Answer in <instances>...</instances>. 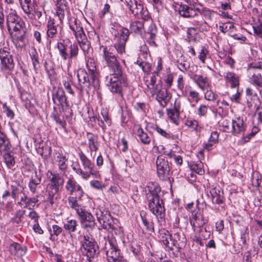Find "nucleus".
<instances>
[{
  "label": "nucleus",
  "mask_w": 262,
  "mask_h": 262,
  "mask_svg": "<svg viewBox=\"0 0 262 262\" xmlns=\"http://www.w3.org/2000/svg\"><path fill=\"white\" fill-rule=\"evenodd\" d=\"M103 48V57L107 66L112 69L114 73L110 78L108 84L110 90L113 93L121 94L122 87L124 84V79L122 76L119 63L115 55L107 47Z\"/></svg>",
  "instance_id": "f257e3e1"
},
{
  "label": "nucleus",
  "mask_w": 262,
  "mask_h": 262,
  "mask_svg": "<svg viewBox=\"0 0 262 262\" xmlns=\"http://www.w3.org/2000/svg\"><path fill=\"white\" fill-rule=\"evenodd\" d=\"M158 76V72L152 74L148 89L150 90L151 96L157 100L161 106L164 107L167 105L171 95L166 90L162 89L161 80L157 79Z\"/></svg>",
  "instance_id": "f03ea898"
},
{
  "label": "nucleus",
  "mask_w": 262,
  "mask_h": 262,
  "mask_svg": "<svg viewBox=\"0 0 262 262\" xmlns=\"http://www.w3.org/2000/svg\"><path fill=\"white\" fill-rule=\"evenodd\" d=\"M160 191V187L157 183H148V207L154 214L161 218L164 215L165 209L162 201L159 199L158 193Z\"/></svg>",
  "instance_id": "7ed1b4c3"
},
{
  "label": "nucleus",
  "mask_w": 262,
  "mask_h": 262,
  "mask_svg": "<svg viewBox=\"0 0 262 262\" xmlns=\"http://www.w3.org/2000/svg\"><path fill=\"white\" fill-rule=\"evenodd\" d=\"M96 214L98 221L102 225L103 228L116 235L121 236L123 234V232L118 221L113 219L110 213L107 211L104 213L99 210L97 211Z\"/></svg>",
  "instance_id": "20e7f679"
},
{
  "label": "nucleus",
  "mask_w": 262,
  "mask_h": 262,
  "mask_svg": "<svg viewBox=\"0 0 262 262\" xmlns=\"http://www.w3.org/2000/svg\"><path fill=\"white\" fill-rule=\"evenodd\" d=\"M80 160L81 162L82 166L85 170L88 171H84L81 168H73L75 172L80 176L84 180H88L91 175L94 176L95 178H100V174L99 172L94 169V165L91 161L83 153L81 152L79 154Z\"/></svg>",
  "instance_id": "39448f33"
},
{
  "label": "nucleus",
  "mask_w": 262,
  "mask_h": 262,
  "mask_svg": "<svg viewBox=\"0 0 262 262\" xmlns=\"http://www.w3.org/2000/svg\"><path fill=\"white\" fill-rule=\"evenodd\" d=\"M104 250L108 262H119L123 259L120 255L116 239L112 236L105 242Z\"/></svg>",
  "instance_id": "423d86ee"
},
{
  "label": "nucleus",
  "mask_w": 262,
  "mask_h": 262,
  "mask_svg": "<svg viewBox=\"0 0 262 262\" xmlns=\"http://www.w3.org/2000/svg\"><path fill=\"white\" fill-rule=\"evenodd\" d=\"M63 183L64 180L62 177L51 172L46 188L48 199L51 203H52L54 196L58 192L60 187L63 185Z\"/></svg>",
  "instance_id": "0eeeda50"
},
{
  "label": "nucleus",
  "mask_w": 262,
  "mask_h": 262,
  "mask_svg": "<svg viewBox=\"0 0 262 262\" xmlns=\"http://www.w3.org/2000/svg\"><path fill=\"white\" fill-rule=\"evenodd\" d=\"M7 13V24L9 31H20L23 29L24 23L17 14L16 11L12 8H8Z\"/></svg>",
  "instance_id": "6e6552de"
},
{
  "label": "nucleus",
  "mask_w": 262,
  "mask_h": 262,
  "mask_svg": "<svg viewBox=\"0 0 262 262\" xmlns=\"http://www.w3.org/2000/svg\"><path fill=\"white\" fill-rule=\"evenodd\" d=\"M179 12L181 16L184 17L194 18L192 21L193 27L198 29L203 22L202 18L199 15V11L196 9H193L186 5H181L179 9Z\"/></svg>",
  "instance_id": "1a4fd4ad"
},
{
  "label": "nucleus",
  "mask_w": 262,
  "mask_h": 262,
  "mask_svg": "<svg viewBox=\"0 0 262 262\" xmlns=\"http://www.w3.org/2000/svg\"><path fill=\"white\" fill-rule=\"evenodd\" d=\"M262 61L256 63H252L250 64L248 69V72L251 82L257 86H262Z\"/></svg>",
  "instance_id": "9d476101"
},
{
  "label": "nucleus",
  "mask_w": 262,
  "mask_h": 262,
  "mask_svg": "<svg viewBox=\"0 0 262 262\" xmlns=\"http://www.w3.org/2000/svg\"><path fill=\"white\" fill-rule=\"evenodd\" d=\"M157 173L159 177L164 180L166 176L169 175L170 168L167 160L163 158L162 156H159L156 161Z\"/></svg>",
  "instance_id": "9b49d317"
},
{
  "label": "nucleus",
  "mask_w": 262,
  "mask_h": 262,
  "mask_svg": "<svg viewBox=\"0 0 262 262\" xmlns=\"http://www.w3.org/2000/svg\"><path fill=\"white\" fill-rule=\"evenodd\" d=\"M246 125L242 117H235L231 121V131L234 136L243 135L246 130Z\"/></svg>",
  "instance_id": "f8f14e48"
},
{
  "label": "nucleus",
  "mask_w": 262,
  "mask_h": 262,
  "mask_svg": "<svg viewBox=\"0 0 262 262\" xmlns=\"http://www.w3.org/2000/svg\"><path fill=\"white\" fill-rule=\"evenodd\" d=\"M120 36H116L118 42L115 45V48L119 54H122L125 52V46L126 41L128 39L129 34L127 29L123 28L120 31Z\"/></svg>",
  "instance_id": "ddd939ff"
},
{
  "label": "nucleus",
  "mask_w": 262,
  "mask_h": 262,
  "mask_svg": "<svg viewBox=\"0 0 262 262\" xmlns=\"http://www.w3.org/2000/svg\"><path fill=\"white\" fill-rule=\"evenodd\" d=\"M98 246L89 240L86 239L82 244L81 251L83 255H85L91 260V258H94L97 254Z\"/></svg>",
  "instance_id": "4468645a"
},
{
  "label": "nucleus",
  "mask_w": 262,
  "mask_h": 262,
  "mask_svg": "<svg viewBox=\"0 0 262 262\" xmlns=\"http://www.w3.org/2000/svg\"><path fill=\"white\" fill-rule=\"evenodd\" d=\"M66 188L71 195L78 196L82 198L83 195V191L81 187L75 180L73 179H69L66 183Z\"/></svg>",
  "instance_id": "2eb2a0df"
},
{
  "label": "nucleus",
  "mask_w": 262,
  "mask_h": 262,
  "mask_svg": "<svg viewBox=\"0 0 262 262\" xmlns=\"http://www.w3.org/2000/svg\"><path fill=\"white\" fill-rule=\"evenodd\" d=\"M57 7L56 14L58 16L60 23H62V20L66 13L69 11V7L68 2L66 0H55Z\"/></svg>",
  "instance_id": "dca6fc26"
},
{
  "label": "nucleus",
  "mask_w": 262,
  "mask_h": 262,
  "mask_svg": "<svg viewBox=\"0 0 262 262\" xmlns=\"http://www.w3.org/2000/svg\"><path fill=\"white\" fill-rule=\"evenodd\" d=\"M125 1L130 11L134 15L140 14L144 19H146L143 6L140 4H138L137 0H125Z\"/></svg>",
  "instance_id": "f3484780"
},
{
  "label": "nucleus",
  "mask_w": 262,
  "mask_h": 262,
  "mask_svg": "<svg viewBox=\"0 0 262 262\" xmlns=\"http://www.w3.org/2000/svg\"><path fill=\"white\" fill-rule=\"evenodd\" d=\"M181 102L178 99H176L173 108L167 110V115L171 121L176 124H179V110Z\"/></svg>",
  "instance_id": "a211bd4d"
},
{
  "label": "nucleus",
  "mask_w": 262,
  "mask_h": 262,
  "mask_svg": "<svg viewBox=\"0 0 262 262\" xmlns=\"http://www.w3.org/2000/svg\"><path fill=\"white\" fill-rule=\"evenodd\" d=\"M78 216L80 217L81 223L84 228L89 227L92 229L94 227V218L91 213L86 211L85 209Z\"/></svg>",
  "instance_id": "6ab92c4d"
},
{
  "label": "nucleus",
  "mask_w": 262,
  "mask_h": 262,
  "mask_svg": "<svg viewBox=\"0 0 262 262\" xmlns=\"http://www.w3.org/2000/svg\"><path fill=\"white\" fill-rule=\"evenodd\" d=\"M1 60V69L3 71L9 73L14 68V62L11 55L0 57Z\"/></svg>",
  "instance_id": "aec40b11"
},
{
  "label": "nucleus",
  "mask_w": 262,
  "mask_h": 262,
  "mask_svg": "<svg viewBox=\"0 0 262 262\" xmlns=\"http://www.w3.org/2000/svg\"><path fill=\"white\" fill-rule=\"evenodd\" d=\"M192 79L202 91L207 90L209 87V81L208 78L206 76L195 74L193 76Z\"/></svg>",
  "instance_id": "412c9836"
},
{
  "label": "nucleus",
  "mask_w": 262,
  "mask_h": 262,
  "mask_svg": "<svg viewBox=\"0 0 262 262\" xmlns=\"http://www.w3.org/2000/svg\"><path fill=\"white\" fill-rule=\"evenodd\" d=\"M70 27L71 29L73 31L76 39L79 38H81V37L85 36L80 21L77 19H75L73 21L70 23Z\"/></svg>",
  "instance_id": "4be33fe9"
},
{
  "label": "nucleus",
  "mask_w": 262,
  "mask_h": 262,
  "mask_svg": "<svg viewBox=\"0 0 262 262\" xmlns=\"http://www.w3.org/2000/svg\"><path fill=\"white\" fill-rule=\"evenodd\" d=\"M55 19L49 17L47 22V36L49 38H53L56 37L57 34V27L58 26Z\"/></svg>",
  "instance_id": "5701e85b"
},
{
  "label": "nucleus",
  "mask_w": 262,
  "mask_h": 262,
  "mask_svg": "<svg viewBox=\"0 0 262 262\" xmlns=\"http://www.w3.org/2000/svg\"><path fill=\"white\" fill-rule=\"evenodd\" d=\"M81 199V198H79L78 196H71L68 199L70 207L76 211L78 215L85 210L84 208L78 203V201Z\"/></svg>",
  "instance_id": "b1692460"
},
{
  "label": "nucleus",
  "mask_w": 262,
  "mask_h": 262,
  "mask_svg": "<svg viewBox=\"0 0 262 262\" xmlns=\"http://www.w3.org/2000/svg\"><path fill=\"white\" fill-rule=\"evenodd\" d=\"M9 251L12 254L17 257H20L26 253L27 249L18 243H13L9 246Z\"/></svg>",
  "instance_id": "393cba45"
},
{
  "label": "nucleus",
  "mask_w": 262,
  "mask_h": 262,
  "mask_svg": "<svg viewBox=\"0 0 262 262\" xmlns=\"http://www.w3.org/2000/svg\"><path fill=\"white\" fill-rule=\"evenodd\" d=\"M36 201L35 198H28L25 193L20 194V200L18 202V204L20 207L31 209L34 206Z\"/></svg>",
  "instance_id": "a878e982"
},
{
  "label": "nucleus",
  "mask_w": 262,
  "mask_h": 262,
  "mask_svg": "<svg viewBox=\"0 0 262 262\" xmlns=\"http://www.w3.org/2000/svg\"><path fill=\"white\" fill-rule=\"evenodd\" d=\"M185 93L187 95V100L190 102L191 106L194 107L201 99L199 93L194 90L188 89L185 90Z\"/></svg>",
  "instance_id": "bb28decb"
},
{
  "label": "nucleus",
  "mask_w": 262,
  "mask_h": 262,
  "mask_svg": "<svg viewBox=\"0 0 262 262\" xmlns=\"http://www.w3.org/2000/svg\"><path fill=\"white\" fill-rule=\"evenodd\" d=\"M86 67L89 70V74L93 80H95L97 77L96 65L95 60L93 58L88 57L86 58Z\"/></svg>",
  "instance_id": "cd10ccee"
},
{
  "label": "nucleus",
  "mask_w": 262,
  "mask_h": 262,
  "mask_svg": "<svg viewBox=\"0 0 262 262\" xmlns=\"http://www.w3.org/2000/svg\"><path fill=\"white\" fill-rule=\"evenodd\" d=\"M87 137L88 139V145L91 154L96 152L98 149L99 143L97 141V137L94 135L88 133Z\"/></svg>",
  "instance_id": "c85d7f7f"
},
{
  "label": "nucleus",
  "mask_w": 262,
  "mask_h": 262,
  "mask_svg": "<svg viewBox=\"0 0 262 262\" xmlns=\"http://www.w3.org/2000/svg\"><path fill=\"white\" fill-rule=\"evenodd\" d=\"M205 224L203 215L201 213H196L192 214L191 224L194 227H202Z\"/></svg>",
  "instance_id": "c756f323"
},
{
  "label": "nucleus",
  "mask_w": 262,
  "mask_h": 262,
  "mask_svg": "<svg viewBox=\"0 0 262 262\" xmlns=\"http://www.w3.org/2000/svg\"><path fill=\"white\" fill-rule=\"evenodd\" d=\"M224 77L232 88H235L238 85V77L234 73L230 72L225 73Z\"/></svg>",
  "instance_id": "7c9ffc66"
},
{
  "label": "nucleus",
  "mask_w": 262,
  "mask_h": 262,
  "mask_svg": "<svg viewBox=\"0 0 262 262\" xmlns=\"http://www.w3.org/2000/svg\"><path fill=\"white\" fill-rule=\"evenodd\" d=\"M219 30L224 33H227L230 36L235 31V28L233 24L230 21L222 23L219 26Z\"/></svg>",
  "instance_id": "2f4dec72"
},
{
  "label": "nucleus",
  "mask_w": 262,
  "mask_h": 262,
  "mask_svg": "<svg viewBox=\"0 0 262 262\" xmlns=\"http://www.w3.org/2000/svg\"><path fill=\"white\" fill-rule=\"evenodd\" d=\"M25 213V210L23 209L18 210L14 214L13 217L11 219L10 222L13 224L19 225L23 222Z\"/></svg>",
  "instance_id": "473e14b6"
},
{
  "label": "nucleus",
  "mask_w": 262,
  "mask_h": 262,
  "mask_svg": "<svg viewBox=\"0 0 262 262\" xmlns=\"http://www.w3.org/2000/svg\"><path fill=\"white\" fill-rule=\"evenodd\" d=\"M77 77L80 83L85 84V86H89L90 82L89 81L88 73L83 69H79L77 72Z\"/></svg>",
  "instance_id": "72a5a7b5"
},
{
  "label": "nucleus",
  "mask_w": 262,
  "mask_h": 262,
  "mask_svg": "<svg viewBox=\"0 0 262 262\" xmlns=\"http://www.w3.org/2000/svg\"><path fill=\"white\" fill-rule=\"evenodd\" d=\"M55 159L58 163V167L61 170H64L67 168V159L66 156L59 152H56Z\"/></svg>",
  "instance_id": "f704fd0d"
},
{
  "label": "nucleus",
  "mask_w": 262,
  "mask_h": 262,
  "mask_svg": "<svg viewBox=\"0 0 262 262\" xmlns=\"http://www.w3.org/2000/svg\"><path fill=\"white\" fill-rule=\"evenodd\" d=\"M77 40L79 42L81 49L86 56V54L89 53L91 47L90 43L88 41L87 38H86V35L81 37V38H78Z\"/></svg>",
  "instance_id": "c9c22d12"
},
{
  "label": "nucleus",
  "mask_w": 262,
  "mask_h": 262,
  "mask_svg": "<svg viewBox=\"0 0 262 262\" xmlns=\"http://www.w3.org/2000/svg\"><path fill=\"white\" fill-rule=\"evenodd\" d=\"M10 47L7 41L2 39L0 41V57L10 55Z\"/></svg>",
  "instance_id": "e433bc0d"
},
{
  "label": "nucleus",
  "mask_w": 262,
  "mask_h": 262,
  "mask_svg": "<svg viewBox=\"0 0 262 262\" xmlns=\"http://www.w3.org/2000/svg\"><path fill=\"white\" fill-rule=\"evenodd\" d=\"M191 169L200 175H203L205 173L204 164L201 161L193 163L190 166Z\"/></svg>",
  "instance_id": "4c0bfd02"
},
{
  "label": "nucleus",
  "mask_w": 262,
  "mask_h": 262,
  "mask_svg": "<svg viewBox=\"0 0 262 262\" xmlns=\"http://www.w3.org/2000/svg\"><path fill=\"white\" fill-rule=\"evenodd\" d=\"M77 226V222L75 220L71 219L68 220L66 223L64 224L63 228L67 230L69 233H71L76 231Z\"/></svg>",
  "instance_id": "58836bf2"
},
{
  "label": "nucleus",
  "mask_w": 262,
  "mask_h": 262,
  "mask_svg": "<svg viewBox=\"0 0 262 262\" xmlns=\"http://www.w3.org/2000/svg\"><path fill=\"white\" fill-rule=\"evenodd\" d=\"M212 201L213 203L220 204L223 203L224 197L222 193L220 190L217 191L215 190H212L211 192Z\"/></svg>",
  "instance_id": "ea45409f"
},
{
  "label": "nucleus",
  "mask_w": 262,
  "mask_h": 262,
  "mask_svg": "<svg viewBox=\"0 0 262 262\" xmlns=\"http://www.w3.org/2000/svg\"><path fill=\"white\" fill-rule=\"evenodd\" d=\"M55 99H57L60 104L67 103V98L64 92L62 90L59 89L57 91L56 95L54 96L53 97V100L54 101L55 100Z\"/></svg>",
  "instance_id": "a19ab883"
},
{
  "label": "nucleus",
  "mask_w": 262,
  "mask_h": 262,
  "mask_svg": "<svg viewBox=\"0 0 262 262\" xmlns=\"http://www.w3.org/2000/svg\"><path fill=\"white\" fill-rule=\"evenodd\" d=\"M40 178L36 177V178H32L29 183V187L30 191L33 193H35L37 187L40 184Z\"/></svg>",
  "instance_id": "79ce46f5"
},
{
  "label": "nucleus",
  "mask_w": 262,
  "mask_h": 262,
  "mask_svg": "<svg viewBox=\"0 0 262 262\" xmlns=\"http://www.w3.org/2000/svg\"><path fill=\"white\" fill-rule=\"evenodd\" d=\"M57 49L59 51V55L64 60L69 59V55L67 51V48L62 43H58Z\"/></svg>",
  "instance_id": "37998d69"
},
{
  "label": "nucleus",
  "mask_w": 262,
  "mask_h": 262,
  "mask_svg": "<svg viewBox=\"0 0 262 262\" xmlns=\"http://www.w3.org/2000/svg\"><path fill=\"white\" fill-rule=\"evenodd\" d=\"M143 29V24L142 21H135L130 25V31L135 33L140 32Z\"/></svg>",
  "instance_id": "c03bdc74"
},
{
  "label": "nucleus",
  "mask_w": 262,
  "mask_h": 262,
  "mask_svg": "<svg viewBox=\"0 0 262 262\" xmlns=\"http://www.w3.org/2000/svg\"><path fill=\"white\" fill-rule=\"evenodd\" d=\"M12 196L13 199L20 198V194H24L23 192L24 188L21 186H12Z\"/></svg>",
  "instance_id": "a18cd8bd"
},
{
  "label": "nucleus",
  "mask_w": 262,
  "mask_h": 262,
  "mask_svg": "<svg viewBox=\"0 0 262 262\" xmlns=\"http://www.w3.org/2000/svg\"><path fill=\"white\" fill-rule=\"evenodd\" d=\"M33 66L35 68L39 65L38 56L36 50L34 48L31 49L30 53Z\"/></svg>",
  "instance_id": "49530a36"
},
{
  "label": "nucleus",
  "mask_w": 262,
  "mask_h": 262,
  "mask_svg": "<svg viewBox=\"0 0 262 262\" xmlns=\"http://www.w3.org/2000/svg\"><path fill=\"white\" fill-rule=\"evenodd\" d=\"M78 47L76 44L73 43L71 45L70 47V54L69 55V59H71L72 58H76L78 53Z\"/></svg>",
  "instance_id": "de8ad7c7"
},
{
  "label": "nucleus",
  "mask_w": 262,
  "mask_h": 262,
  "mask_svg": "<svg viewBox=\"0 0 262 262\" xmlns=\"http://www.w3.org/2000/svg\"><path fill=\"white\" fill-rule=\"evenodd\" d=\"M4 159L5 163L9 168H11L14 165V159L9 153H6L4 155Z\"/></svg>",
  "instance_id": "09e8293b"
},
{
  "label": "nucleus",
  "mask_w": 262,
  "mask_h": 262,
  "mask_svg": "<svg viewBox=\"0 0 262 262\" xmlns=\"http://www.w3.org/2000/svg\"><path fill=\"white\" fill-rule=\"evenodd\" d=\"M208 54L209 52L208 50L204 47H202L199 52L198 58L203 64L205 63V60L208 56Z\"/></svg>",
  "instance_id": "8fccbe9b"
},
{
  "label": "nucleus",
  "mask_w": 262,
  "mask_h": 262,
  "mask_svg": "<svg viewBox=\"0 0 262 262\" xmlns=\"http://www.w3.org/2000/svg\"><path fill=\"white\" fill-rule=\"evenodd\" d=\"M137 134L141 141L144 144L147 143V135L144 133L141 127H139Z\"/></svg>",
  "instance_id": "3c124183"
},
{
  "label": "nucleus",
  "mask_w": 262,
  "mask_h": 262,
  "mask_svg": "<svg viewBox=\"0 0 262 262\" xmlns=\"http://www.w3.org/2000/svg\"><path fill=\"white\" fill-rule=\"evenodd\" d=\"M208 111V106L205 104H200L197 110V114L200 117H204L206 115Z\"/></svg>",
  "instance_id": "603ef678"
},
{
  "label": "nucleus",
  "mask_w": 262,
  "mask_h": 262,
  "mask_svg": "<svg viewBox=\"0 0 262 262\" xmlns=\"http://www.w3.org/2000/svg\"><path fill=\"white\" fill-rule=\"evenodd\" d=\"M221 125L222 126L224 132L231 133V121L227 119L223 120L221 122Z\"/></svg>",
  "instance_id": "864d4df0"
},
{
  "label": "nucleus",
  "mask_w": 262,
  "mask_h": 262,
  "mask_svg": "<svg viewBox=\"0 0 262 262\" xmlns=\"http://www.w3.org/2000/svg\"><path fill=\"white\" fill-rule=\"evenodd\" d=\"M62 82L64 89L68 91V92L69 94L74 95V92L71 88L70 82L69 78L67 77H64L62 80Z\"/></svg>",
  "instance_id": "5fc2aeb1"
},
{
  "label": "nucleus",
  "mask_w": 262,
  "mask_h": 262,
  "mask_svg": "<svg viewBox=\"0 0 262 262\" xmlns=\"http://www.w3.org/2000/svg\"><path fill=\"white\" fill-rule=\"evenodd\" d=\"M185 124L189 128L194 130H196L198 129L199 126V123L195 120H187Z\"/></svg>",
  "instance_id": "6e6d98bb"
},
{
  "label": "nucleus",
  "mask_w": 262,
  "mask_h": 262,
  "mask_svg": "<svg viewBox=\"0 0 262 262\" xmlns=\"http://www.w3.org/2000/svg\"><path fill=\"white\" fill-rule=\"evenodd\" d=\"M30 3L31 0H23L22 1V5H20L24 12L28 14L31 13L29 7Z\"/></svg>",
  "instance_id": "4d7b16f0"
},
{
  "label": "nucleus",
  "mask_w": 262,
  "mask_h": 262,
  "mask_svg": "<svg viewBox=\"0 0 262 262\" xmlns=\"http://www.w3.org/2000/svg\"><path fill=\"white\" fill-rule=\"evenodd\" d=\"M162 242L163 244L168 247H170V244L171 245V246H172L174 245V243L171 239V236L169 233L165 234V237H162Z\"/></svg>",
  "instance_id": "13d9d810"
},
{
  "label": "nucleus",
  "mask_w": 262,
  "mask_h": 262,
  "mask_svg": "<svg viewBox=\"0 0 262 262\" xmlns=\"http://www.w3.org/2000/svg\"><path fill=\"white\" fill-rule=\"evenodd\" d=\"M11 144L9 139H8V144L0 142V152H8L11 149Z\"/></svg>",
  "instance_id": "bf43d9fd"
},
{
  "label": "nucleus",
  "mask_w": 262,
  "mask_h": 262,
  "mask_svg": "<svg viewBox=\"0 0 262 262\" xmlns=\"http://www.w3.org/2000/svg\"><path fill=\"white\" fill-rule=\"evenodd\" d=\"M153 128L156 129L159 134H160L161 136L165 137L166 138H171V135L170 133H167L165 130L160 128L157 125H155L153 126Z\"/></svg>",
  "instance_id": "052dcab7"
},
{
  "label": "nucleus",
  "mask_w": 262,
  "mask_h": 262,
  "mask_svg": "<svg viewBox=\"0 0 262 262\" xmlns=\"http://www.w3.org/2000/svg\"><path fill=\"white\" fill-rule=\"evenodd\" d=\"M3 107L4 109V112L6 114L7 116L10 119H13L14 116V114L13 111L8 107L6 104H4L3 105Z\"/></svg>",
  "instance_id": "680f3d73"
},
{
  "label": "nucleus",
  "mask_w": 262,
  "mask_h": 262,
  "mask_svg": "<svg viewBox=\"0 0 262 262\" xmlns=\"http://www.w3.org/2000/svg\"><path fill=\"white\" fill-rule=\"evenodd\" d=\"M205 99L208 101H213L215 99V94L211 90H207L204 94Z\"/></svg>",
  "instance_id": "e2e57ef3"
},
{
  "label": "nucleus",
  "mask_w": 262,
  "mask_h": 262,
  "mask_svg": "<svg viewBox=\"0 0 262 262\" xmlns=\"http://www.w3.org/2000/svg\"><path fill=\"white\" fill-rule=\"evenodd\" d=\"M91 187L96 189H101L104 187V185L102 182L97 180H93L90 182Z\"/></svg>",
  "instance_id": "0e129e2a"
},
{
  "label": "nucleus",
  "mask_w": 262,
  "mask_h": 262,
  "mask_svg": "<svg viewBox=\"0 0 262 262\" xmlns=\"http://www.w3.org/2000/svg\"><path fill=\"white\" fill-rule=\"evenodd\" d=\"M173 77L172 74H168L166 79H165V82L167 88H171L173 82Z\"/></svg>",
  "instance_id": "69168bd1"
},
{
  "label": "nucleus",
  "mask_w": 262,
  "mask_h": 262,
  "mask_svg": "<svg viewBox=\"0 0 262 262\" xmlns=\"http://www.w3.org/2000/svg\"><path fill=\"white\" fill-rule=\"evenodd\" d=\"M157 30L155 25L151 24L150 26V32L148 31V34H150L149 38L151 39H154L157 34Z\"/></svg>",
  "instance_id": "338daca9"
},
{
  "label": "nucleus",
  "mask_w": 262,
  "mask_h": 262,
  "mask_svg": "<svg viewBox=\"0 0 262 262\" xmlns=\"http://www.w3.org/2000/svg\"><path fill=\"white\" fill-rule=\"evenodd\" d=\"M219 140V134L216 132H212L210 136L209 140L211 142L217 143Z\"/></svg>",
  "instance_id": "774afa93"
}]
</instances>
